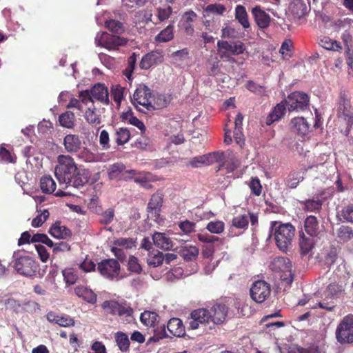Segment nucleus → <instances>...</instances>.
<instances>
[{"label":"nucleus","mask_w":353,"mask_h":353,"mask_svg":"<svg viewBox=\"0 0 353 353\" xmlns=\"http://www.w3.org/2000/svg\"><path fill=\"white\" fill-rule=\"evenodd\" d=\"M250 292V297L254 301L262 303L270 296L271 286L263 280H258L253 283Z\"/></svg>","instance_id":"nucleus-10"},{"label":"nucleus","mask_w":353,"mask_h":353,"mask_svg":"<svg viewBox=\"0 0 353 353\" xmlns=\"http://www.w3.org/2000/svg\"><path fill=\"white\" fill-rule=\"evenodd\" d=\"M133 103L139 111L152 110V96L150 90L145 85H139L134 94Z\"/></svg>","instance_id":"nucleus-6"},{"label":"nucleus","mask_w":353,"mask_h":353,"mask_svg":"<svg viewBox=\"0 0 353 353\" xmlns=\"http://www.w3.org/2000/svg\"><path fill=\"white\" fill-rule=\"evenodd\" d=\"M341 216L344 221L353 223V205L345 207L341 212Z\"/></svg>","instance_id":"nucleus-60"},{"label":"nucleus","mask_w":353,"mask_h":353,"mask_svg":"<svg viewBox=\"0 0 353 353\" xmlns=\"http://www.w3.org/2000/svg\"><path fill=\"white\" fill-rule=\"evenodd\" d=\"M338 118L343 121L347 128L353 124V109L349 99L345 94L340 97L337 106Z\"/></svg>","instance_id":"nucleus-11"},{"label":"nucleus","mask_w":353,"mask_h":353,"mask_svg":"<svg viewBox=\"0 0 353 353\" xmlns=\"http://www.w3.org/2000/svg\"><path fill=\"white\" fill-rule=\"evenodd\" d=\"M209 311L211 315V321L214 324H221L226 319L228 307L223 303H216L210 307Z\"/></svg>","instance_id":"nucleus-18"},{"label":"nucleus","mask_w":353,"mask_h":353,"mask_svg":"<svg viewBox=\"0 0 353 353\" xmlns=\"http://www.w3.org/2000/svg\"><path fill=\"white\" fill-rule=\"evenodd\" d=\"M115 342L122 352H128L130 350V339L128 336L121 331H119L114 334Z\"/></svg>","instance_id":"nucleus-34"},{"label":"nucleus","mask_w":353,"mask_h":353,"mask_svg":"<svg viewBox=\"0 0 353 353\" xmlns=\"http://www.w3.org/2000/svg\"><path fill=\"white\" fill-rule=\"evenodd\" d=\"M79 267L84 272H90L95 270L96 265L92 261L86 259L79 264Z\"/></svg>","instance_id":"nucleus-64"},{"label":"nucleus","mask_w":353,"mask_h":353,"mask_svg":"<svg viewBox=\"0 0 353 353\" xmlns=\"http://www.w3.org/2000/svg\"><path fill=\"white\" fill-rule=\"evenodd\" d=\"M83 112L84 118L89 124L93 126H97L101 123V114L95 108L92 98L85 105Z\"/></svg>","instance_id":"nucleus-19"},{"label":"nucleus","mask_w":353,"mask_h":353,"mask_svg":"<svg viewBox=\"0 0 353 353\" xmlns=\"http://www.w3.org/2000/svg\"><path fill=\"white\" fill-rule=\"evenodd\" d=\"M18 243H52L47 235L43 234H34L32 236L30 232H23Z\"/></svg>","instance_id":"nucleus-30"},{"label":"nucleus","mask_w":353,"mask_h":353,"mask_svg":"<svg viewBox=\"0 0 353 353\" xmlns=\"http://www.w3.org/2000/svg\"><path fill=\"white\" fill-rule=\"evenodd\" d=\"M300 203L304 210L308 212L319 211L322 206V201L319 199H308L305 201H300Z\"/></svg>","instance_id":"nucleus-44"},{"label":"nucleus","mask_w":353,"mask_h":353,"mask_svg":"<svg viewBox=\"0 0 353 353\" xmlns=\"http://www.w3.org/2000/svg\"><path fill=\"white\" fill-rule=\"evenodd\" d=\"M197 15L192 10L185 12L181 20V26L188 35L194 32L193 23L196 19Z\"/></svg>","instance_id":"nucleus-29"},{"label":"nucleus","mask_w":353,"mask_h":353,"mask_svg":"<svg viewBox=\"0 0 353 353\" xmlns=\"http://www.w3.org/2000/svg\"><path fill=\"white\" fill-rule=\"evenodd\" d=\"M225 228L224 223L221 221H210L208 223L206 229L214 234H220L223 232Z\"/></svg>","instance_id":"nucleus-49"},{"label":"nucleus","mask_w":353,"mask_h":353,"mask_svg":"<svg viewBox=\"0 0 353 353\" xmlns=\"http://www.w3.org/2000/svg\"><path fill=\"white\" fill-rule=\"evenodd\" d=\"M105 26L113 33L121 34L123 31L122 23L116 20L107 21L105 22Z\"/></svg>","instance_id":"nucleus-55"},{"label":"nucleus","mask_w":353,"mask_h":353,"mask_svg":"<svg viewBox=\"0 0 353 353\" xmlns=\"http://www.w3.org/2000/svg\"><path fill=\"white\" fill-rule=\"evenodd\" d=\"M63 275L66 283L72 285L78 279V275L73 268H66L63 271Z\"/></svg>","instance_id":"nucleus-52"},{"label":"nucleus","mask_w":353,"mask_h":353,"mask_svg":"<svg viewBox=\"0 0 353 353\" xmlns=\"http://www.w3.org/2000/svg\"><path fill=\"white\" fill-rule=\"evenodd\" d=\"M249 187L252 192L255 195L259 196L261 194L262 187L260 181L258 179H252L249 183Z\"/></svg>","instance_id":"nucleus-63"},{"label":"nucleus","mask_w":353,"mask_h":353,"mask_svg":"<svg viewBox=\"0 0 353 353\" xmlns=\"http://www.w3.org/2000/svg\"><path fill=\"white\" fill-rule=\"evenodd\" d=\"M285 112V105L283 102L276 105L272 112L269 114L267 118V125H271L274 121L279 120Z\"/></svg>","instance_id":"nucleus-35"},{"label":"nucleus","mask_w":353,"mask_h":353,"mask_svg":"<svg viewBox=\"0 0 353 353\" xmlns=\"http://www.w3.org/2000/svg\"><path fill=\"white\" fill-rule=\"evenodd\" d=\"M153 244H141V248L148 251V256L147 258V263L150 266L158 267L163 263L164 261L163 254L159 250L151 251Z\"/></svg>","instance_id":"nucleus-22"},{"label":"nucleus","mask_w":353,"mask_h":353,"mask_svg":"<svg viewBox=\"0 0 353 353\" xmlns=\"http://www.w3.org/2000/svg\"><path fill=\"white\" fill-rule=\"evenodd\" d=\"M97 270L103 277L110 281H119L122 278L120 276V264L113 259L102 260L97 265Z\"/></svg>","instance_id":"nucleus-7"},{"label":"nucleus","mask_w":353,"mask_h":353,"mask_svg":"<svg viewBox=\"0 0 353 353\" xmlns=\"http://www.w3.org/2000/svg\"><path fill=\"white\" fill-rule=\"evenodd\" d=\"M204 157H206V159H205V164L209 165L214 163L221 161L223 159L224 155L223 152H214L204 154Z\"/></svg>","instance_id":"nucleus-51"},{"label":"nucleus","mask_w":353,"mask_h":353,"mask_svg":"<svg viewBox=\"0 0 353 353\" xmlns=\"http://www.w3.org/2000/svg\"><path fill=\"white\" fill-rule=\"evenodd\" d=\"M305 230L310 236H315L317 234L319 224L314 216H309L305 220Z\"/></svg>","instance_id":"nucleus-37"},{"label":"nucleus","mask_w":353,"mask_h":353,"mask_svg":"<svg viewBox=\"0 0 353 353\" xmlns=\"http://www.w3.org/2000/svg\"><path fill=\"white\" fill-rule=\"evenodd\" d=\"M77 296L88 303L94 304L97 302V294L90 289L84 286H77L74 289Z\"/></svg>","instance_id":"nucleus-31"},{"label":"nucleus","mask_w":353,"mask_h":353,"mask_svg":"<svg viewBox=\"0 0 353 353\" xmlns=\"http://www.w3.org/2000/svg\"><path fill=\"white\" fill-rule=\"evenodd\" d=\"M169 101L165 96L157 95L154 99V103H152V110L163 108L166 107Z\"/></svg>","instance_id":"nucleus-58"},{"label":"nucleus","mask_w":353,"mask_h":353,"mask_svg":"<svg viewBox=\"0 0 353 353\" xmlns=\"http://www.w3.org/2000/svg\"><path fill=\"white\" fill-rule=\"evenodd\" d=\"M180 230L185 234H190L195 231L196 223L193 221L185 220L179 223Z\"/></svg>","instance_id":"nucleus-57"},{"label":"nucleus","mask_w":353,"mask_h":353,"mask_svg":"<svg viewBox=\"0 0 353 353\" xmlns=\"http://www.w3.org/2000/svg\"><path fill=\"white\" fill-rule=\"evenodd\" d=\"M232 225L239 229L246 228L248 225V215H238L233 218Z\"/></svg>","instance_id":"nucleus-50"},{"label":"nucleus","mask_w":353,"mask_h":353,"mask_svg":"<svg viewBox=\"0 0 353 353\" xmlns=\"http://www.w3.org/2000/svg\"><path fill=\"white\" fill-rule=\"evenodd\" d=\"M305 172L302 170L291 172L286 179V185L290 188H295L304 179Z\"/></svg>","instance_id":"nucleus-41"},{"label":"nucleus","mask_w":353,"mask_h":353,"mask_svg":"<svg viewBox=\"0 0 353 353\" xmlns=\"http://www.w3.org/2000/svg\"><path fill=\"white\" fill-rule=\"evenodd\" d=\"M78 157L85 162H94L98 161V156L90 152L88 148H83L79 150Z\"/></svg>","instance_id":"nucleus-47"},{"label":"nucleus","mask_w":353,"mask_h":353,"mask_svg":"<svg viewBox=\"0 0 353 353\" xmlns=\"http://www.w3.org/2000/svg\"><path fill=\"white\" fill-rule=\"evenodd\" d=\"M14 268L15 270L21 275L27 277L42 276L43 273L41 274L39 264L35 259L29 255H19L14 261Z\"/></svg>","instance_id":"nucleus-2"},{"label":"nucleus","mask_w":353,"mask_h":353,"mask_svg":"<svg viewBox=\"0 0 353 353\" xmlns=\"http://www.w3.org/2000/svg\"><path fill=\"white\" fill-rule=\"evenodd\" d=\"M40 188L43 192L46 194L54 193L56 196H65L70 194L69 192L63 190L65 188H61V187H59V189L56 190V183L50 176L41 177L40 180Z\"/></svg>","instance_id":"nucleus-16"},{"label":"nucleus","mask_w":353,"mask_h":353,"mask_svg":"<svg viewBox=\"0 0 353 353\" xmlns=\"http://www.w3.org/2000/svg\"><path fill=\"white\" fill-rule=\"evenodd\" d=\"M341 293V289L338 285L330 284L327 288L325 296L327 299H330V300L335 301L336 302V299Z\"/></svg>","instance_id":"nucleus-48"},{"label":"nucleus","mask_w":353,"mask_h":353,"mask_svg":"<svg viewBox=\"0 0 353 353\" xmlns=\"http://www.w3.org/2000/svg\"><path fill=\"white\" fill-rule=\"evenodd\" d=\"M174 26L173 25L168 26L164 30H163L160 33H159L156 37L155 40L157 42L163 43L168 42L172 39L174 37L173 32Z\"/></svg>","instance_id":"nucleus-43"},{"label":"nucleus","mask_w":353,"mask_h":353,"mask_svg":"<svg viewBox=\"0 0 353 353\" xmlns=\"http://www.w3.org/2000/svg\"><path fill=\"white\" fill-rule=\"evenodd\" d=\"M121 119L123 121L136 126L141 130L142 133L145 132V125L138 118L133 115L131 110H128L126 112H123L121 114Z\"/></svg>","instance_id":"nucleus-32"},{"label":"nucleus","mask_w":353,"mask_h":353,"mask_svg":"<svg viewBox=\"0 0 353 353\" xmlns=\"http://www.w3.org/2000/svg\"><path fill=\"white\" fill-rule=\"evenodd\" d=\"M172 13L171 7L159 8L157 9V17L161 21L168 19Z\"/></svg>","instance_id":"nucleus-61"},{"label":"nucleus","mask_w":353,"mask_h":353,"mask_svg":"<svg viewBox=\"0 0 353 353\" xmlns=\"http://www.w3.org/2000/svg\"><path fill=\"white\" fill-rule=\"evenodd\" d=\"M114 217V210L108 208L100 214V222L103 224H108L113 221Z\"/></svg>","instance_id":"nucleus-56"},{"label":"nucleus","mask_w":353,"mask_h":353,"mask_svg":"<svg viewBox=\"0 0 353 353\" xmlns=\"http://www.w3.org/2000/svg\"><path fill=\"white\" fill-rule=\"evenodd\" d=\"M59 122L63 128H73L75 123V115L71 111H66L59 116Z\"/></svg>","instance_id":"nucleus-39"},{"label":"nucleus","mask_w":353,"mask_h":353,"mask_svg":"<svg viewBox=\"0 0 353 353\" xmlns=\"http://www.w3.org/2000/svg\"><path fill=\"white\" fill-rule=\"evenodd\" d=\"M226 8L225 6L220 3H213L208 5L205 11L208 13V14L212 15H222L225 12Z\"/></svg>","instance_id":"nucleus-46"},{"label":"nucleus","mask_w":353,"mask_h":353,"mask_svg":"<svg viewBox=\"0 0 353 353\" xmlns=\"http://www.w3.org/2000/svg\"><path fill=\"white\" fill-rule=\"evenodd\" d=\"M179 254L184 261H192L197 258L199 248L193 245L182 247L179 251Z\"/></svg>","instance_id":"nucleus-33"},{"label":"nucleus","mask_w":353,"mask_h":353,"mask_svg":"<svg viewBox=\"0 0 353 353\" xmlns=\"http://www.w3.org/2000/svg\"><path fill=\"white\" fill-rule=\"evenodd\" d=\"M336 339L341 345L353 343V315L345 316L336 327Z\"/></svg>","instance_id":"nucleus-4"},{"label":"nucleus","mask_w":353,"mask_h":353,"mask_svg":"<svg viewBox=\"0 0 353 353\" xmlns=\"http://www.w3.org/2000/svg\"><path fill=\"white\" fill-rule=\"evenodd\" d=\"M128 270L131 272H134L137 274L141 273V272L142 271V268L137 257L134 256H130L129 257L128 263Z\"/></svg>","instance_id":"nucleus-54"},{"label":"nucleus","mask_w":353,"mask_h":353,"mask_svg":"<svg viewBox=\"0 0 353 353\" xmlns=\"http://www.w3.org/2000/svg\"><path fill=\"white\" fill-rule=\"evenodd\" d=\"M235 18L245 29L250 27L248 14L244 6L239 5L236 7Z\"/></svg>","instance_id":"nucleus-42"},{"label":"nucleus","mask_w":353,"mask_h":353,"mask_svg":"<svg viewBox=\"0 0 353 353\" xmlns=\"http://www.w3.org/2000/svg\"><path fill=\"white\" fill-rule=\"evenodd\" d=\"M285 103L289 111H299L304 110L309 104L307 94L301 92H294L290 94Z\"/></svg>","instance_id":"nucleus-14"},{"label":"nucleus","mask_w":353,"mask_h":353,"mask_svg":"<svg viewBox=\"0 0 353 353\" xmlns=\"http://www.w3.org/2000/svg\"><path fill=\"white\" fill-rule=\"evenodd\" d=\"M49 214H50L48 210H43L40 214L33 219L32 221V225L34 228L41 226L48 218Z\"/></svg>","instance_id":"nucleus-59"},{"label":"nucleus","mask_w":353,"mask_h":353,"mask_svg":"<svg viewBox=\"0 0 353 353\" xmlns=\"http://www.w3.org/2000/svg\"><path fill=\"white\" fill-rule=\"evenodd\" d=\"M341 250L339 244H326L316 257L319 260H324L327 264L332 265L336 261Z\"/></svg>","instance_id":"nucleus-15"},{"label":"nucleus","mask_w":353,"mask_h":353,"mask_svg":"<svg viewBox=\"0 0 353 353\" xmlns=\"http://www.w3.org/2000/svg\"><path fill=\"white\" fill-rule=\"evenodd\" d=\"M289 10L295 18L301 19L306 15L307 6L304 0H292Z\"/></svg>","instance_id":"nucleus-28"},{"label":"nucleus","mask_w":353,"mask_h":353,"mask_svg":"<svg viewBox=\"0 0 353 353\" xmlns=\"http://www.w3.org/2000/svg\"><path fill=\"white\" fill-rule=\"evenodd\" d=\"M163 60V54L161 52L154 51L145 55L140 63L142 69L147 70L152 66L161 63Z\"/></svg>","instance_id":"nucleus-23"},{"label":"nucleus","mask_w":353,"mask_h":353,"mask_svg":"<svg viewBox=\"0 0 353 353\" xmlns=\"http://www.w3.org/2000/svg\"><path fill=\"white\" fill-rule=\"evenodd\" d=\"M91 98L89 97V92L81 91L79 93V99H76L71 96L69 103L65 107L67 108H75L81 112H83L85 105Z\"/></svg>","instance_id":"nucleus-24"},{"label":"nucleus","mask_w":353,"mask_h":353,"mask_svg":"<svg viewBox=\"0 0 353 353\" xmlns=\"http://www.w3.org/2000/svg\"><path fill=\"white\" fill-rule=\"evenodd\" d=\"M65 150L69 153L78 152L81 148V141L78 135L69 134L63 139Z\"/></svg>","instance_id":"nucleus-25"},{"label":"nucleus","mask_w":353,"mask_h":353,"mask_svg":"<svg viewBox=\"0 0 353 353\" xmlns=\"http://www.w3.org/2000/svg\"><path fill=\"white\" fill-rule=\"evenodd\" d=\"M245 48L242 42L229 43L227 41L217 42V50L220 57L226 61L233 60L232 55H239L245 51Z\"/></svg>","instance_id":"nucleus-8"},{"label":"nucleus","mask_w":353,"mask_h":353,"mask_svg":"<svg viewBox=\"0 0 353 353\" xmlns=\"http://www.w3.org/2000/svg\"><path fill=\"white\" fill-rule=\"evenodd\" d=\"M159 315L154 312L144 311L141 314L140 320L146 326L154 327L158 322Z\"/></svg>","instance_id":"nucleus-40"},{"label":"nucleus","mask_w":353,"mask_h":353,"mask_svg":"<svg viewBox=\"0 0 353 353\" xmlns=\"http://www.w3.org/2000/svg\"><path fill=\"white\" fill-rule=\"evenodd\" d=\"M252 14L255 22L260 28H265L269 26L270 17L259 6L252 9Z\"/></svg>","instance_id":"nucleus-26"},{"label":"nucleus","mask_w":353,"mask_h":353,"mask_svg":"<svg viewBox=\"0 0 353 353\" xmlns=\"http://www.w3.org/2000/svg\"><path fill=\"white\" fill-rule=\"evenodd\" d=\"M126 39L114 35H110L105 32L97 33L95 37L97 46L103 47L108 50H117L119 46H124Z\"/></svg>","instance_id":"nucleus-9"},{"label":"nucleus","mask_w":353,"mask_h":353,"mask_svg":"<svg viewBox=\"0 0 353 353\" xmlns=\"http://www.w3.org/2000/svg\"><path fill=\"white\" fill-rule=\"evenodd\" d=\"M50 232L56 239H65L70 235V231L60 223H54L50 228Z\"/></svg>","instance_id":"nucleus-38"},{"label":"nucleus","mask_w":353,"mask_h":353,"mask_svg":"<svg viewBox=\"0 0 353 353\" xmlns=\"http://www.w3.org/2000/svg\"><path fill=\"white\" fill-rule=\"evenodd\" d=\"M34 245L41 261L46 262L50 256V254L48 252L46 248L42 244H34Z\"/></svg>","instance_id":"nucleus-62"},{"label":"nucleus","mask_w":353,"mask_h":353,"mask_svg":"<svg viewBox=\"0 0 353 353\" xmlns=\"http://www.w3.org/2000/svg\"><path fill=\"white\" fill-rule=\"evenodd\" d=\"M269 268L274 272L279 273L281 281L287 284H291L294 277L292 273V264L288 259L276 257L270 263Z\"/></svg>","instance_id":"nucleus-5"},{"label":"nucleus","mask_w":353,"mask_h":353,"mask_svg":"<svg viewBox=\"0 0 353 353\" xmlns=\"http://www.w3.org/2000/svg\"><path fill=\"white\" fill-rule=\"evenodd\" d=\"M59 181V187L67 188L69 186L79 188L89 181V171L78 169L73 159L69 155H59L54 170Z\"/></svg>","instance_id":"nucleus-1"},{"label":"nucleus","mask_w":353,"mask_h":353,"mask_svg":"<svg viewBox=\"0 0 353 353\" xmlns=\"http://www.w3.org/2000/svg\"><path fill=\"white\" fill-rule=\"evenodd\" d=\"M338 236L341 241H348L353 237V232L347 226H341L338 230Z\"/></svg>","instance_id":"nucleus-53"},{"label":"nucleus","mask_w":353,"mask_h":353,"mask_svg":"<svg viewBox=\"0 0 353 353\" xmlns=\"http://www.w3.org/2000/svg\"><path fill=\"white\" fill-rule=\"evenodd\" d=\"M210 317V312L207 308L194 310L188 318V328L190 330L198 329L200 325L209 323L211 321Z\"/></svg>","instance_id":"nucleus-13"},{"label":"nucleus","mask_w":353,"mask_h":353,"mask_svg":"<svg viewBox=\"0 0 353 353\" xmlns=\"http://www.w3.org/2000/svg\"><path fill=\"white\" fill-rule=\"evenodd\" d=\"M292 130L301 137H306L310 132V124L303 117H295L290 123Z\"/></svg>","instance_id":"nucleus-21"},{"label":"nucleus","mask_w":353,"mask_h":353,"mask_svg":"<svg viewBox=\"0 0 353 353\" xmlns=\"http://www.w3.org/2000/svg\"><path fill=\"white\" fill-rule=\"evenodd\" d=\"M319 44L322 48L328 50L340 51L342 49L341 46L338 41L325 36L319 38Z\"/></svg>","instance_id":"nucleus-36"},{"label":"nucleus","mask_w":353,"mask_h":353,"mask_svg":"<svg viewBox=\"0 0 353 353\" xmlns=\"http://www.w3.org/2000/svg\"><path fill=\"white\" fill-rule=\"evenodd\" d=\"M295 228L290 223L270 222V236L273 237L276 243H290L295 235Z\"/></svg>","instance_id":"nucleus-3"},{"label":"nucleus","mask_w":353,"mask_h":353,"mask_svg":"<svg viewBox=\"0 0 353 353\" xmlns=\"http://www.w3.org/2000/svg\"><path fill=\"white\" fill-rule=\"evenodd\" d=\"M102 307L110 314L132 318L134 310L126 303H119L115 301H105L102 303Z\"/></svg>","instance_id":"nucleus-12"},{"label":"nucleus","mask_w":353,"mask_h":353,"mask_svg":"<svg viewBox=\"0 0 353 353\" xmlns=\"http://www.w3.org/2000/svg\"><path fill=\"white\" fill-rule=\"evenodd\" d=\"M84 92H89V97H92L93 101L97 100L105 104L109 103L108 89L103 84L97 83L91 90H86Z\"/></svg>","instance_id":"nucleus-20"},{"label":"nucleus","mask_w":353,"mask_h":353,"mask_svg":"<svg viewBox=\"0 0 353 353\" xmlns=\"http://www.w3.org/2000/svg\"><path fill=\"white\" fill-rule=\"evenodd\" d=\"M130 138V131L127 128H119L116 132V142L118 145L126 143Z\"/></svg>","instance_id":"nucleus-45"},{"label":"nucleus","mask_w":353,"mask_h":353,"mask_svg":"<svg viewBox=\"0 0 353 353\" xmlns=\"http://www.w3.org/2000/svg\"><path fill=\"white\" fill-rule=\"evenodd\" d=\"M167 329L174 336H183L185 334V326L183 321L179 318H172L167 324Z\"/></svg>","instance_id":"nucleus-27"},{"label":"nucleus","mask_w":353,"mask_h":353,"mask_svg":"<svg viewBox=\"0 0 353 353\" xmlns=\"http://www.w3.org/2000/svg\"><path fill=\"white\" fill-rule=\"evenodd\" d=\"M162 202L163 197L161 194L156 193L152 196L148 205L149 216H150L152 219H154V220L158 223L163 221V219L160 216L159 214Z\"/></svg>","instance_id":"nucleus-17"}]
</instances>
